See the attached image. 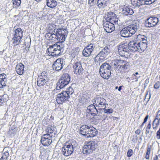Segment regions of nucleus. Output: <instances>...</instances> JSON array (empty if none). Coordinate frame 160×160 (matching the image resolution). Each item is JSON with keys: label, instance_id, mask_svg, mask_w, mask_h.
Segmentation results:
<instances>
[{"label": "nucleus", "instance_id": "obj_37", "mask_svg": "<svg viewBox=\"0 0 160 160\" xmlns=\"http://www.w3.org/2000/svg\"><path fill=\"white\" fill-rule=\"evenodd\" d=\"M118 18L117 17V16L115 15V17H114V18H111V20L109 22H112V23H113L114 24H118Z\"/></svg>", "mask_w": 160, "mask_h": 160}, {"label": "nucleus", "instance_id": "obj_57", "mask_svg": "<svg viewBox=\"0 0 160 160\" xmlns=\"http://www.w3.org/2000/svg\"><path fill=\"white\" fill-rule=\"evenodd\" d=\"M151 124L150 123L149 124H148L147 127L146 129H150L151 128Z\"/></svg>", "mask_w": 160, "mask_h": 160}, {"label": "nucleus", "instance_id": "obj_54", "mask_svg": "<svg viewBox=\"0 0 160 160\" xmlns=\"http://www.w3.org/2000/svg\"><path fill=\"white\" fill-rule=\"evenodd\" d=\"M148 115H147L145 117V118L144 119L143 123H145L147 122V120L148 119Z\"/></svg>", "mask_w": 160, "mask_h": 160}, {"label": "nucleus", "instance_id": "obj_17", "mask_svg": "<svg viewBox=\"0 0 160 160\" xmlns=\"http://www.w3.org/2000/svg\"><path fill=\"white\" fill-rule=\"evenodd\" d=\"M96 106L94 104H91L87 107V112L92 116H95L98 113V110L96 109Z\"/></svg>", "mask_w": 160, "mask_h": 160}, {"label": "nucleus", "instance_id": "obj_59", "mask_svg": "<svg viewBox=\"0 0 160 160\" xmlns=\"http://www.w3.org/2000/svg\"><path fill=\"white\" fill-rule=\"evenodd\" d=\"M149 82V79L147 78L146 80L145 81V83H146V84H147Z\"/></svg>", "mask_w": 160, "mask_h": 160}, {"label": "nucleus", "instance_id": "obj_5", "mask_svg": "<svg viewBox=\"0 0 160 160\" xmlns=\"http://www.w3.org/2000/svg\"><path fill=\"white\" fill-rule=\"evenodd\" d=\"M111 66L108 63H104L100 68L99 72L101 76L103 78L108 79L111 74Z\"/></svg>", "mask_w": 160, "mask_h": 160}, {"label": "nucleus", "instance_id": "obj_22", "mask_svg": "<svg viewBox=\"0 0 160 160\" xmlns=\"http://www.w3.org/2000/svg\"><path fill=\"white\" fill-rule=\"evenodd\" d=\"M128 29L127 27L123 28L120 32V35L124 37H131L130 34L129 33Z\"/></svg>", "mask_w": 160, "mask_h": 160}, {"label": "nucleus", "instance_id": "obj_51", "mask_svg": "<svg viewBox=\"0 0 160 160\" xmlns=\"http://www.w3.org/2000/svg\"><path fill=\"white\" fill-rule=\"evenodd\" d=\"M76 55V52L73 51L72 52H71V53L70 54V57L71 58H74L75 57V55Z\"/></svg>", "mask_w": 160, "mask_h": 160}, {"label": "nucleus", "instance_id": "obj_8", "mask_svg": "<svg viewBox=\"0 0 160 160\" xmlns=\"http://www.w3.org/2000/svg\"><path fill=\"white\" fill-rule=\"evenodd\" d=\"M23 36V31L20 28H18L15 30V33L12 39L13 43L15 45H18L20 42Z\"/></svg>", "mask_w": 160, "mask_h": 160}, {"label": "nucleus", "instance_id": "obj_4", "mask_svg": "<svg viewBox=\"0 0 160 160\" xmlns=\"http://www.w3.org/2000/svg\"><path fill=\"white\" fill-rule=\"evenodd\" d=\"M62 31L64 32L66 31V29H58L56 31H54V33H52L51 40H54V38H56L60 42H63L65 40V39L68 35V32H64L62 34Z\"/></svg>", "mask_w": 160, "mask_h": 160}, {"label": "nucleus", "instance_id": "obj_60", "mask_svg": "<svg viewBox=\"0 0 160 160\" xmlns=\"http://www.w3.org/2000/svg\"><path fill=\"white\" fill-rule=\"evenodd\" d=\"M149 155L148 154H146L145 156V158L147 159H149Z\"/></svg>", "mask_w": 160, "mask_h": 160}, {"label": "nucleus", "instance_id": "obj_6", "mask_svg": "<svg viewBox=\"0 0 160 160\" xmlns=\"http://www.w3.org/2000/svg\"><path fill=\"white\" fill-rule=\"evenodd\" d=\"M70 81V76L68 73L63 74L57 84L56 89L59 90L67 85Z\"/></svg>", "mask_w": 160, "mask_h": 160}, {"label": "nucleus", "instance_id": "obj_14", "mask_svg": "<svg viewBox=\"0 0 160 160\" xmlns=\"http://www.w3.org/2000/svg\"><path fill=\"white\" fill-rule=\"evenodd\" d=\"M103 25L105 30L107 32H111L115 29L114 24L108 21L104 23Z\"/></svg>", "mask_w": 160, "mask_h": 160}, {"label": "nucleus", "instance_id": "obj_46", "mask_svg": "<svg viewBox=\"0 0 160 160\" xmlns=\"http://www.w3.org/2000/svg\"><path fill=\"white\" fill-rule=\"evenodd\" d=\"M156 0H145V4L146 5H149L154 2Z\"/></svg>", "mask_w": 160, "mask_h": 160}, {"label": "nucleus", "instance_id": "obj_50", "mask_svg": "<svg viewBox=\"0 0 160 160\" xmlns=\"http://www.w3.org/2000/svg\"><path fill=\"white\" fill-rule=\"evenodd\" d=\"M155 118L157 119L160 121V110L158 111L157 112V114Z\"/></svg>", "mask_w": 160, "mask_h": 160}, {"label": "nucleus", "instance_id": "obj_27", "mask_svg": "<svg viewBox=\"0 0 160 160\" xmlns=\"http://www.w3.org/2000/svg\"><path fill=\"white\" fill-rule=\"evenodd\" d=\"M47 5L50 8H53L57 5V2L55 0H47Z\"/></svg>", "mask_w": 160, "mask_h": 160}, {"label": "nucleus", "instance_id": "obj_30", "mask_svg": "<svg viewBox=\"0 0 160 160\" xmlns=\"http://www.w3.org/2000/svg\"><path fill=\"white\" fill-rule=\"evenodd\" d=\"M160 121L157 119L155 118L154 120H153L152 124V128L156 130L158 126L159 125Z\"/></svg>", "mask_w": 160, "mask_h": 160}, {"label": "nucleus", "instance_id": "obj_45", "mask_svg": "<svg viewBox=\"0 0 160 160\" xmlns=\"http://www.w3.org/2000/svg\"><path fill=\"white\" fill-rule=\"evenodd\" d=\"M52 33H51L49 32L47 33L45 35V37L47 39H48L49 40H50V39L51 40V37H52Z\"/></svg>", "mask_w": 160, "mask_h": 160}, {"label": "nucleus", "instance_id": "obj_49", "mask_svg": "<svg viewBox=\"0 0 160 160\" xmlns=\"http://www.w3.org/2000/svg\"><path fill=\"white\" fill-rule=\"evenodd\" d=\"M156 138L158 139H160V128L156 133Z\"/></svg>", "mask_w": 160, "mask_h": 160}, {"label": "nucleus", "instance_id": "obj_58", "mask_svg": "<svg viewBox=\"0 0 160 160\" xmlns=\"http://www.w3.org/2000/svg\"><path fill=\"white\" fill-rule=\"evenodd\" d=\"M138 72H136L132 74V77L133 78V76H138Z\"/></svg>", "mask_w": 160, "mask_h": 160}, {"label": "nucleus", "instance_id": "obj_12", "mask_svg": "<svg viewBox=\"0 0 160 160\" xmlns=\"http://www.w3.org/2000/svg\"><path fill=\"white\" fill-rule=\"evenodd\" d=\"M158 21V19L156 17H151L145 21V26L148 28L153 27L156 25Z\"/></svg>", "mask_w": 160, "mask_h": 160}, {"label": "nucleus", "instance_id": "obj_19", "mask_svg": "<svg viewBox=\"0 0 160 160\" xmlns=\"http://www.w3.org/2000/svg\"><path fill=\"white\" fill-rule=\"evenodd\" d=\"M132 9L129 6H125L122 8V13L126 15H131L133 13Z\"/></svg>", "mask_w": 160, "mask_h": 160}, {"label": "nucleus", "instance_id": "obj_23", "mask_svg": "<svg viewBox=\"0 0 160 160\" xmlns=\"http://www.w3.org/2000/svg\"><path fill=\"white\" fill-rule=\"evenodd\" d=\"M54 52H52V51H48L46 52V54L49 56L53 57H56L61 55L62 54L63 51L62 52L61 51H53Z\"/></svg>", "mask_w": 160, "mask_h": 160}, {"label": "nucleus", "instance_id": "obj_15", "mask_svg": "<svg viewBox=\"0 0 160 160\" xmlns=\"http://www.w3.org/2000/svg\"><path fill=\"white\" fill-rule=\"evenodd\" d=\"M129 32L130 33L131 36H132L139 28V24L135 23V24H131L127 26Z\"/></svg>", "mask_w": 160, "mask_h": 160}, {"label": "nucleus", "instance_id": "obj_13", "mask_svg": "<svg viewBox=\"0 0 160 160\" xmlns=\"http://www.w3.org/2000/svg\"><path fill=\"white\" fill-rule=\"evenodd\" d=\"M63 59L62 58L58 59L54 63L52 68L54 70L59 71L62 68Z\"/></svg>", "mask_w": 160, "mask_h": 160}, {"label": "nucleus", "instance_id": "obj_42", "mask_svg": "<svg viewBox=\"0 0 160 160\" xmlns=\"http://www.w3.org/2000/svg\"><path fill=\"white\" fill-rule=\"evenodd\" d=\"M118 55L122 57L125 56V53L127 52V51H118Z\"/></svg>", "mask_w": 160, "mask_h": 160}, {"label": "nucleus", "instance_id": "obj_3", "mask_svg": "<svg viewBox=\"0 0 160 160\" xmlns=\"http://www.w3.org/2000/svg\"><path fill=\"white\" fill-rule=\"evenodd\" d=\"M114 66L115 70L116 72H123L128 68L129 63L126 61L117 60L115 61Z\"/></svg>", "mask_w": 160, "mask_h": 160}, {"label": "nucleus", "instance_id": "obj_52", "mask_svg": "<svg viewBox=\"0 0 160 160\" xmlns=\"http://www.w3.org/2000/svg\"><path fill=\"white\" fill-rule=\"evenodd\" d=\"M140 77V76L139 75L136 76H133V78H133V80H134V81L135 82H138V79Z\"/></svg>", "mask_w": 160, "mask_h": 160}, {"label": "nucleus", "instance_id": "obj_62", "mask_svg": "<svg viewBox=\"0 0 160 160\" xmlns=\"http://www.w3.org/2000/svg\"><path fill=\"white\" fill-rule=\"evenodd\" d=\"M158 159L157 156H156L155 157L153 158L154 160H158Z\"/></svg>", "mask_w": 160, "mask_h": 160}, {"label": "nucleus", "instance_id": "obj_53", "mask_svg": "<svg viewBox=\"0 0 160 160\" xmlns=\"http://www.w3.org/2000/svg\"><path fill=\"white\" fill-rule=\"evenodd\" d=\"M151 151V148H147V152L146 153L147 154L149 155L150 154Z\"/></svg>", "mask_w": 160, "mask_h": 160}, {"label": "nucleus", "instance_id": "obj_10", "mask_svg": "<svg viewBox=\"0 0 160 160\" xmlns=\"http://www.w3.org/2000/svg\"><path fill=\"white\" fill-rule=\"evenodd\" d=\"M52 135H48L47 134L43 135L40 140L43 145L48 146L51 144L52 142Z\"/></svg>", "mask_w": 160, "mask_h": 160}, {"label": "nucleus", "instance_id": "obj_11", "mask_svg": "<svg viewBox=\"0 0 160 160\" xmlns=\"http://www.w3.org/2000/svg\"><path fill=\"white\" fill-rule=\"evenodd\" d=\"M93 104H95L96 107L106 108V101L104 98L101 97H98L93 99L92 100Z\"/></svg>", "mask_w": 160, "mask_h": 160}, {"label": "nucleus", "instance_id": "obj_39", "mask_svg": "<svg viewBox=\"0 0 160 160\" xmlns=\"http://www.w3.org/2000/svg\"><path fill=\"white\" fill-rule=\"evenodd\" d=\"M47 73L45 71L42 72L40 76H39L38 77L41 78H45L46 79H48L47 77Z\"/></svg>", "mask_w": 160, "mask_h": 160}, {"label": "nucleus", "instance_id": "obj_41", "mask_svg": "<svg viewBox=\"0 0 160 160\" xmlns=\"http://www.w3.org/2000/svg\"><path fill=\"white\" fill-rule=\"evenodd\" d=\"M104 112L105 113L111 114L112 113L113 110L112 109H106L104 108Z\"/></svg>", "mask_w": 160, "mask_h": 160}, {"label": "nucleus", "instance_id": "obj_43", "mask_svg": "<svg viewBox=\"0 0 160 160\" xmlns=\"http://www.w3.org/2000/svg\"><path fill=\"white\" fill-rule=\"evenodd\" d=\"M153 87L156 89H159L160 87V82L159 81L157 82L154 84Z\"/></svg>", "mask_w": 160, "mask_h": 160}, {"label": "nucleus", "instance_id": "obj_64", "mask_svg": "<svg viewBox=\"0 0 160 160\" xmlns=\"http://www.w3.org/2000/svg\"><path fill=\"white\" fill-rule=\"evenodd\" d=\"M149 130H148V129H147L146 130V134H147V133H149Z\"/></svg>", "mask_w": 160, "mask_h": 160}, {"label": "nucleus", "instance_id": "obj_21", "mask_svg": "<svg viewBox=\"0 0 160 160\" xmlns=\"http://www.w3.org/2000/svg\"><path fill=\"white\" fill-rule=\"evenodd\" d=\"M7 79L6 75L4 73L0 75V88H2L6 85Z\"/></svg>", "mask_w": 160, "mask_h": 160}, {"label": "nucleus", "instance_id": "obj_1", "mask_svg": "<svg viewBox=\"0 0 160 160\" xmlns=\"http://www.w3.org/2000/svg\"><path fill=\"white\" fill-rule=\"evenodd\" d=\"M77 146V143L75 141L66 142L62 148V154L66 157L69 156L73 152Z\"/></svg>", "mask_w": 160, "mask_h": 160}, {"label": "nucleus", "instance_id": "obj_36", "mask_svg": "<svg viewBox=\"0 0 160 160\" xmlns=\"http://www.w3.org/2000/svg\"><path fill=\"white\" fill-rule=\"evenodd\" d=\"M128 48V47L127 45H126L125 43L120 44L119 45L118 48V50H126Z\"/></svg>", "mask_w": 160, "mask_h": 160}, {"label": "nucleus", "instance_id": "obj_63", "mask_svg": "<svg viewBox=\"0 0 160 160\" xmlns=\"http://www.w3.org/2000/svg\"><path fill=\"white\" fill-rule=\"evenodd\" d=\"M122 86H120L118 88V90L119 91H120L121 90V89H122Z\"/></svg>", "mask_w": 160, "mask_h": 160}, {"label": "nucleus", "instance_id": "obj_24", "mask_svg": "<svg viewBox=\"0 0 160 160\" xmlns=\"http://www.w3.org/2000/svg\"><path fill=\"white\" fill-rule=\"evenodd\" d=\"M109 53V52L108 51H101L98 55L100 59L103 60L107 58V56Z\"/></svg>", "mask_w": 160, "mask_h": 160}, {"label": "nucleus", "instance_id": "obj_33", "mask_svg": "<svg viewBox=\"0 0 160 160\" xmlns=\"http://www.w3.org/2000/svg\"><path fill=\"white\" fill-rule=\"evenodd\" d=\"M93 130L95 131V132H94V134H93V131H92V130H90H90H89L88 132V134L90 135L89 136V137H93L95 136H96L97 133H98V131L97 130L94 128Z\"/></svg>", "mask_w": 160, "mask_h": 160}, {"label": "nucleus", "instance_id": "obj_44", "mask_svg": "<svg viewBox=\"0 0 160 160\" xmlns=\"http://www.w3.org/2000/svg\"><path fill=\"white\" fill-rule=\"evenodd\" d=\"M9 156V153L8 152H5L3 154L2 156L1 157V159H7Z\"/></svg>", "mask_w": 160, "mask_h": 160}, {"label": "nucleus", "instance_id": "obj_2", "mask_svg": "<svg viewBox=\"0 0 160 160\" xmlns=\"http://www.w3.org/2000/svg\"><path fill=\"white\" fill-rule=\"evenodd\" d=\"M74 90L71 87L67 88L66 91H62L58 94L56 101L59 104H62L66 100H68L70 96L74 92Z\"/></svg>", "mask_w": 160, "mask_h": 160}, {"label": "nucleus", "instance_id": "obj_26", "mask_svg": "<svg viewBox=\"0 0 160 160\" xmlns=\"http://www.w3.org/2000/svg\"><path fill=\"white\" fill-rule=\"evenodd\" d=\"M48 80L49 79H46L45 78H43L38 77L37 80V85L39 87L42 86L44 85L47 82H48Z\"/></svg>", "mask_w": 160, "mask_h": 160}, {"label": "nucleus", "instance_id": "obj_16", "mask_svg": "<svg viewBox=\"0 0 160 160\" xmlns=\"http://www.w3.org/2000/svg\"><path fill=\"white\" fill-rule=\"evenodd\" d=\"M74 72L76 74L80 75L82 73L83 69L81 63L79 62H76L73 65Z\"/></svg>", "mask_w": 160, "mask_h": 160}, {"label": "nucleus", "instance_id": "obj_61", "mask_svg": "<svg viewBox=\"0 0 160 160\" xmlns=\"http://www.w3.org/2000/svg\"><path fill=\"white\" fill-rule=\"evenodd\" d=\"M136 44V43H135V44L134 43V47L133 48L134 49H135V47H136V48H137V50H138L139 49V48L137 47V46H135V44Z\"/></svg>", "mask_w": 160, "mask_h": 160}, {"label": "nucleus", "instance_id": "obj_20", "mask_svg": "<svg viewBox=\"0 0 160 160\" xmlns=\"http://www.w3.org/2000/svg\"><path fill=\"white\" fill-rule=\"evenodd\" d=\"M24 66L20 63L18 64L16 67V70L17 73L19 75H22L24 72Z\"/></svg>", "mask_w": 160, "mask_h": 160}, {"label": "nucleus", "instance_id": "obj_34", "mask_svg": "<svg viewBox=\"0 0 160 160\" xmlns=\"http://www.w3.org/2000/svg\"><path fill=\"white\" fill-rule=\"evenodd\" d=\"M131 1L132 5L135 7L139 6L142 5L139 0H132Z\"/></svg>", "mask_w": 160, "mask_h": 160}, {"label": "nucleus", "instance_id": "obj_56", "mask_svg": "<svg viewBox=\"0 0 160 160\" xmlns=\"http://www.w3.org/2000/svg\"><path fill=\"white\" fill-rule=\"evenodd\" d=\"M139 1L141 2L142 5L145 4V0H139Z\"/></svg>", "mask_w": 160, "mask_h": 160}, {"label": "nucleus", "instance_id": "obj_35", "mask_svg": "<svg viewBox=\"0 0 160 160\" xmlns=\"http://www.w3.org/2000/svg\"><path fill=\"white\" fill-rule=\"evenodd\" d=\"M79 102L80 103H83L86 101V99L85 98V95H80L78 97Z\"/></svg>", "mask_w": 160, "mask_h": 160}, {"label": "nucleus", "instance_id": "obj_40", "mask_svg": "<svg viewBox=\"0 0 160 160\" xmlns=\"http://www.w3.org/2000/svg\"><path fill=\"white\" fill-rule=\"evenodd\" d=\"M94 48L95 47H93V45L92 44H90L87 47H85L83 50H85V49H86L87 50H90L91 49L93 50L94 49Z\"/></svg>", "mask_w": 160, "mask_h": 160}, {"label": "nucleus", "instance_id": "obj_32", "mask_svg": "<svg viewBox=\"0 0 160 160\" xmlns=\"http://www.w3.org/2000/svg\"><path fill=\"white\" fill-rule=\"evenodd\" d=\"M8 95L7 94H4L0 96V106L7 100Z\"/></svg>", "mask_w": 160, "mask_h": 160}, {"label": "nucleus", "instance_id": "obj_47", "mask_svg": "<svg viewBox=\"0 0 160 160\" xmlns=\"http://www.w3.org/2000/svg\"><path fill=\"white\" fill-rule=\"evenodd\" d=\"M133 152V151L132 149L128 150L127 152V157L128 158L131 157L132 154Z\"/></svg>", "mask_w": 160, "mask_h": 160}, {"label": "nucleus", "instance_id": "obj_31", "mask_svg": "<svg viewBox=\"0 0 160 160\" xmlns=\"http://www.w3.org/2000/svg\"><path fill=\"white\" fill-rule=\"evenodd\" d=\"M11 2L12 3L13 8H17L20 5L21 1H18V0H12Z\"/></svg>", "mask_w": 160, "mask_h": 160}, {"label": "nucleus", "instance_id": "obj_48", "mask_svg": "<svg viewBox=\"0 0 160 160\" xmlns=\"http://www.w3.org/2000/svg\"><path fill=\"white\" fill-rule=\"evenodd\" d=\"M96 0H89L88 2V4H89L90 6H93V4L95 3Z\"/></svg>", "mask_w": 160, "mask_h": 160}, {"label": "nucleus", "instance_id": "obj_38", "mask_svg": "<svg viewBox=\"0 0 160 160\" xmlns=\"http://www.w3.org/2000/svg\"><path fill=\"white\" fill-rule=\"evenodd\" d=\"M92 51H82V54L85 57H88L91 53Z\"/></svg>", "mask_w": 160, "mask_h": 160}, {"label": "nucleus", "instance_id": "obj_7", "mask_svg": "<svg viewBox=\"0 0 160 160\" xmlns=\"http://www.w3.org/2000/svg\"><path fill=\"white\" fill-rule=\"evenodd\" d=\"M98 146V145L94 141H90L88 142L83 146L82 152L84 154H89L92 153Z\"/></svg>", "mask_w": 160, "mask_h": 160}, {"label": "nucleus", "instance_id": "obj_9", "mask_svg": "<svg viewBox=\"0 0 160 160\" xmlns=\"http://www.w3.org/2000/svg\"><path fill=\"white\" fill-rule=\"evenodd\" d=\"M89 129L92 130L93 131V134H94V132H95V131L93 130L94 127L92 126H88L86 125H82L79 129V132L80 134L84 136L86 138H89L90 135L88 134L89 130Z\"/></svg>", "mask_w": 160, "mask_h": 160}, {"label": "nucleus", "instance_id": "obj_28", "mask_svg": "<svg viewBox=\"0 0 160 160\" xmlns=\"http://www.w3.org/2000/svg\"><path fill=\"white\" fill-rule=\"evenodd\" d=\"M115 14L113 12H108L105 16L107 21H110L111 18L115 17Z\"/></svg>", "mask_w": 160, "mask_h": 160}, {"label": "nucleus", "instance_id": "obj_25", "mask_svg": "<svg viewBox=\"0 0 160 160\" xmlns=\"http://www.w3.org/2000/svg\"><path fill=\"white\" fill-rule=\"evenodd\" d=\"M108 0H98L97 4L99 8H104L107 5Z\"/></svg>", "mask_w": 160, "mask_h": 160}, {"label": "nucleus", "instance_id": "obj_29", "mask_svg": "<svg viewBox=\"0 0 160 160\" xmlns=\"http://www.w3.org/2000/svg\"><path fill=\"white\" fill-rule=\"evenodd\" d=\"M137 38L139 40H141V39L142 41V44H144L145 45H147V37H145L143 35L139 34L137 36Z\"/></svg>", "mask_w": 160, "mask_h": 160}, {"label": "nucleus", "instance_id": "obj_55", "mask_svg": "<svg viewBox=\"0 0 160 160\" xmlns=\"http://www.w3.org/2000/svg\"><path fill=\"white\" fill-rule=\"evenodd\" d=\"M141 132V131L140 129H137L135 132V133H136V134H138V135H139V134Z\"/></svg>", "mask_w": 160, "mask_h": 160}, {"label": "nucleus", "instance_id": "obj_18", "mask_svg": "<svg viewBox=\"0 0 160 160\" xmlns=\"http://www.w3.org/2000/svg\"><path fill=\"white\" fill-rule=\"evenodd\" d=\"M56 129V128L54 125H49L46 129V134L49 135H52V137H54L57 133Z\"/></svg>", "mask_w": 160, "mask_h": 160}]
</instances>
